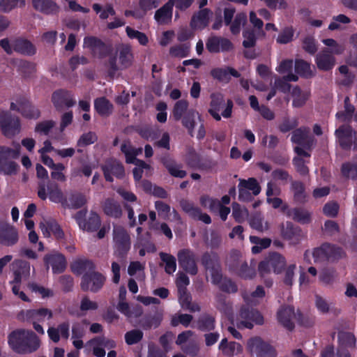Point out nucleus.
Wrapping results in <instances>:
<instances>
[{"label": "nucleus", "instance_id": "nucleus-8", "mask_svg": "<svg viewBox=\"0 0 357 357\" xmlns=\"http://www.w3.org/2000/svg\"><path fill=\"white\" fill-rule=\"evenodd\" d=\"M263 317L261 314L253 309L250 310L248 307H243L236 320H231V324L236 325L238 328H252L254 324H262Z\"/></svg>", "mask_w": 357, "mask_h": 357}, {"label": "nucleus", "instance_id": "nucleus-15", "mask_svg": "<svg viewBox=\"0 0 357 357\" xmlns=\"http://www.w3.org/2000/svg\"><path fill=\"white\" fill-rule=\"evenodd\" d=\"M0 126L3 134L7 137L15 135L20 129L18 118L11 116L6 112L0 113Z\"/></svg>", "mask_w": 357, "mask_h": 357}, {"label": "nucleus", "instance_id": "nucleus-4", "mask_svg": "<svg viewBox=\"0 0 357 357\" xmlns=\"http://www.w3.org/2000/svg\"><path fill=\"white\" fill-rule=\"evenodd\" d=\"M52 317V311L45 307L22 310L18 315L19 319L32 323L36 331L42 335L45 333V331L39 323L50 320Z\"/></svg>", "mask_w": 357, "mask_h": 357}, {"label": "nucleus", "instance_id": "nucleus-32", "mask_svg": "<svg viewBox=\"0 0 357 357\" xmlns=\"http://www.w3.org/2000/svg\"><path fill=\"white\" fill-rule=\"evenodd\" d=\"M85 213L80 211L75 216L80 228L87 231H94L98 228L100 225V219L97 214H91L87 222L82 219Z\"/></svg>", "mask_w": 357, "mask_h": 357}, {"label": "nucleus", "instance_id": "nucleus-58", "mask_svg": "<svg viewBox=\"0 0 357 357\" xmlns=\"http://www.w3.org/2000/svg\"><path fill=\"white\" fill-rule=\"evenodd\" d=\"M22 114L29 119H36L40 116L39 110L29 102H26L18 109Z\"/></svg>", "mask_w": 357, "mask_h": 357}, {"label": "nucleus", "instance_id": "nucleus-31", "mask_svg": "<svg viewBox=\"0 0 357 357\" xmlns=\"http://www.w3.org/2000/svg\"><path fill=\"white\" fill-rule=\"evenodd\" d=\"M282 212L289 218L303 224L307 223L310 220L308 211L301 208L290 209L287 204L282 206Z\"/></svg>", "mask_w": 357, "mask_h": 357}, {"label": "nucleus", "instance_id": "nucleus-42", "mask_svg": "<svg viewBox=\"0 0 357 357\" xmlns=\"http://www.w3.org/2000/svg\"><path fill=\"white\" fill-rule=\"evenodd\" d=\"M13 49L15 52L22 54L32 55L36 52L34 46L29 41L24 39L14 40Z\"/></svg>", "mask_w": 357, "mask_h": 357}, {"label": "nucleus", "instance_id": "nucleus-50", "mask_svg": "<svg viewBox=\"0 0 357 357\" xmlns=\"http://www.w3.org/2000/svg\"><path fill=\"white\" fill-rule=\"evenodd\" d=\"M95 108L100 115H109L112 113L113 106L108 100L100 98L95 100Z\"/></svg>", "mask_w": 357, "mask_h": 357}, {"label": "nucleus", "instance_id": "nucleus-37", "mask_svg": "<svg viewBox=\"0 0 357 357\" xmlns=\"http://www.w3.org/2000/svg\"><path fill=\"white\" fill-rule=\"evenodd\" d=\"M71 269L77 275L90 274L94 269V264L89 260L78 259L72 263Z\"/></svg>", "mask_w": 357, "mask_h": 357}, {"label": "nucleus", "instance_id": "nucleus-34", "mask_svg": "<svg viewBox=\"0 0 357 357\" xmlns=\"http://www.w3.org/2000/svg\"><path fill=\"white\" fill-rule=\"evenodd\" d=\"M174 6V2L172 0H169L162 7L158 9L155 13L154 18L158 23L160 24L169 23L172 17V10Z\"/></svg>", "mask_w": 357, "mask_h": 357}, {"label": "nucleus", "instance_id": "nucleus-43", "mask_svg": "<svg viewBox=\"0 0 357 357\" xmlns=\"http://www.w3.org/2000/svg\"><path fill=\"white\" fill-rule=\"evenodd\" d=\"M35 9L46 14L57 11L56 5L52 0H32Z\"/></svg>", "mask_w": 357, "mask_h": 357}, {"label": "nucleus", "instance_id": "nucleus-25", "mask_svg": "<svg viewBox=\"0 0 357 357\" xmlns=\"http://www.w3.org/2000/svg\"><path fill=\"white\" fill-rule=\"evenodd\" d=\"M315 63L319 70L328 71L334 67L335 59L328 50L324 49L317 54Z\"/></svg>", "mask_w": 357, "mask_h": 357}, {"label": "nucleus", "instance_id": "nucleus-28", "mask_svg": "<svg viewBox=\"0 0 357 357\" xmlns=\"http://www.w3.org/2000/svg\"><path fill=\"white\" fill-rule=\"evenodd\" d=\"M105 178L108 181H112V176L121 177L124 174V168L121 164L116 160L107 162L103 167Z\"/></svg>", "mask_w": 357, "mask_h": 357}, {"label": "nucleus", "instance_id": "nucleus-14", "mask_svg": "<svg viewBox=\"0 0 357 357\" xmlns=\"http://www.w3.org/2000/svg\"><path fill=\"white\" fill-rule=\"evenodd\" d=\"M280 234L283 238L292 245L299 243L305 238L302 230L298 227H294L291 222H286L281 225Z\"/></svg>", "mask_w": 357, "mask_h": 357}, {"label": "nucleus", "instance_id": "nucleus-20", "mask_svg": "<svg viewBox=\"0 0 357 357\" xmlns=\"http://www.w3.org/2000/svg\"><path fill=\"white\" fill-rule=\"evenodd\" d=\"M40 228L45 237H50L52 234L57 239H63L64 233L59 224L52 219H44L40 223Z\"/></svg>", "mask_w": 357, "mask_h": 357}, {"label": "nucleus", "instance_id": "nucleus-35", "mask_svg": "<svg viewBox=\"0 0 357 357\" xmlns=\"http://www.w3.org/2000/svg\"><path fill=\"white\" fill-rule=\"evenodd\" d=\"M292 106L294 107H303L310 96V92L305 89H301L298 86L292 89L291 92Z\"/></svg>", "mask_w": 357, "mask_h": 357}, {"label": "nucleus", "instance_id": "nucleus-56", "mask_svg": "<svg viewBox=\"0 0 357 357\" xmlns=\"http://www.w3.org/2000/svg\"><path fill=\"white\" fill-rule=\"evenodd\" d=\"M298 76L294 74H289L282 79H278L275 81V86L283 92H287L290 89V85L287 82H296Z\"/></svg>", "mask_w": 357, "mask_h": 357}, {"label": "nucleus", "instance_id": "nucleus-59", "mask_svg": "<svg viewBox=\"0 0 357 357\" xmlns=\"http://www.w3.org/2000/svg\"><path fill=\"white\" fill-rule=\"evenodd\" d=\"M142 337L143 333L138 329L131 330L125 334V340L128 345L138 343Z\"/></svg>", "mask_w": 357, "mask_h": 357}, {"label": "nucleus", "instance_id": "nucleus-36", "mask_svg": "<svg viewBox=\"0 0 357 357\" xmlns=\"http://www.w3.org/2000/svg\"><path fill=\"white\" fill-rule=\"evenodd\" d=\"M295 152L297 153L298 156L295 157L293 160L294 165L296 167V171L301 175H306L308 174L309 169L305 165V162L302 158V157L309 158L310 154L303 150L301 147L296 146L294 148Z\"/></svg>", "mask_w": 357, "mask_h": 357}, {"label": "nucleus", "instance_id": "nucleus-38", "mask_svg": "<svg viewBox=\"0 0 357 357\" xmlns=\"http://www.w3.org/2000/svg\"><path fill=\"white\" fill-rule=\"evenodd\" d=\"M48 197L54 203H60L64 207L68 206V201L64 197L57 184H50L47 186Z\"/></svg>", "mask_w": 357, "mask_h": 357}, {"label": "nucleus", "instance_id": "nucleus-40", "mask_svg": "<svg viewBox=\"0 0 357 357\" xmlns=\"http://www.w3.org/2000/svg\"><path fill=\"white\" fill-rule=\"evenodd\" d=\"M280 189L273 188V185L271 182L268 183L266 190L267 202L271 204L273 208H280L282 211V206L285 204H284L282 200L279 197H271L273 195H280Z\"/></svg>", "mask_w": 357, "mask_h": 357}, {"label": "nucleus", "instance_id": "nucleus-10", "mask_svg": "<svg viewBox=\"0 0 357 357\" xmlns=\"http://www.w3.org/2000/svg\"><path fill=\"white\" fill-rule=\"evenodd\" d=\"M286 264L285 258L280 254L273 252L270 254L259 264V272L261 276L268 273L271 270L275 273H280Z\"/></svg>", "mask_w": 357, "mask_h": 357}, {"label": "nucleus", "instance_id": "nucleus-3", "mask_svg": "<svg viewBox=\"0 0 357 357\" xmlns=\"http://www.w3.org/2000/svg\"><path fill=\"white\" fill-rule=\"evenodd\" d=\"M20 149L19 144L14 145L13 148L0 146V172L6 175L17 174L19 166L13 160L19 158Z\"/></svg>", "mask_w": 357, "mask_h": 357}, {"label": "nucleus", "instance_id": "nucleus-49", "mask_svg": "<svg viewBox=\"0 0 357 357\" xmlns=\"http://www.w3.org/2000/svg\"><path fill=\"white\" fill-rule=\"evenodd\" d=\"M160 257L162 262L165 264V271L169 274H173L176 269V258L169 254L160 252Z\"/></svg>", "mask_w": 357, "mask_h": 357}, {"label": "nucleus", "instance_id": "nucleus-55", "mask_svg": "<svg viewBox=\"0 0 357 357\" xmlns=\"http://www.w3.org/2000/svg\"><path fill=\"white\" fill-rule=\"evenodd\" d=\"M188 102L185 100H178L173 109V116L176 120H180L188 112Z\"/></svg>", "mask_w": 357, "mask_h": 357}, {"label": "nucleus", "instance_id": "nucleus-22", "mask_svg": "<svg viewBox=\"0 0 357 357\" xmlns=\"http://www.w3.org/2000/svg\"><path fill=\"white\" fill-rule=\"evenodd\" d=\"M17 240V230L8 223L0 222V243L10 246L16 243Z\"/></svg>", "mask_w": 357, "mask_h": 357}, {"label": "nucleus", "instance_id": "nucleus-45", "mask_svg": "<svg viewBox=\"0 0 357 357\" xmlns=\"http://www.w3.org/2000/svg\"><path fill=\"white\" fill-rule=\"evenodd\" d=\"M178 300L181 307L183 309L189 310L191 312H196L200 310V307L197 303H191V298L186 290L178 291Z\"/></svg>", "mask_w": 357, "mask_h": 357}, {"label": "nucleus", "instance_id": "nucleus-2", "mask_svg": "<svg viewBox=\"0 0 357 357\" xmlns=\"http://www.w3.org/2000/svg\"><path fill=\"white\" fill-rule=\"evenodd\" d=\"M202 261L206 271L211 274L213 283L219 284L223 291L229 293H234L237 291L236 285L231 280L227 278L222 279L220 265L215 255L204 254Z\"/></svg>", "mask_w": 357, "mask_h": 357}, {"label": "nucleus", "instance_id": "nucleus-19", "mask_svg": "<svg viewBox=\"0 0 357 357\" xmlns=\"http://www.w3.org/2000/svg\"><path fill=\"white\" fill-rule=\"evenodd\" d=\"M291 141L299 145L298 147L310 149L314 144V137L310 134L309 128H299L294 131Z\"/></svg>", "mask_w": 357, "mask_h": 357}, {"label": "nucleus", "instance_id": "nucleus-1", "mask_svg": "<svg viewBox=\"0 0 357 357\" xmlns=\"http://www.w3.org/2000/svg\"><path fill=\"white\" fill-rule=\"evenodd\" d=\"M11 348L17 353H31L40 347V340L36 334L29 330H17L11 333L8 337Z\"/></svg>", "mask_w": 357, "mask_h": 357}, {"label": "nucleus", "instance_id": "nucleus-16", "mask_svg": "<svg viewBox=\"0 0 357 357\" xmlns=\"http://www.w3.org/2000/svg\"><path fill=\"white\" fill-rule=\"evenodd\" d=\"M87 345L92 348L93 354L96 357H104L105 356V349H112L116 347L114 340L105 337H97L87 342Z\"/></svg>", "mask_w": 357, "mask_h": 357}, {"label": "nucleus", "instance_id": "nucleus-9", "mask_svg": "<svg viewBox=\"0 0 357 357\" xmlns=\"http://www.w3.org/2000/svg\"><path fill=\"white\" fill-rule=\"evenodd\" d=\"M112 235L115 252L121 256L126 255L131 247L129 233L123 227L114 225Z\"/></svg>", "mask_w": 357, "mask_h": 357}, {"label": "nucleus", "instance_id": "nucleus-12", "mask_svg": "<svg viewBox=\"0 0 357 357\" xmlns=\"http://www.w3.org/2000/svg\"><path fill=\"white\" fill-rule=\"evenodd\" d=\"M340 253V250L336 249L333 245L330 244H324L320 248H317L312 252L306 251L304 254V259L311 264V257H312L314 263L323 261L326 259L335 257L337 254Z\"/></svg>", "mask_w": 357, "mask_h": 357}, {"label": "nucleus", "instance_id": "nucleus-60", "mask_svg": "<svg viewBox=\"0 0 357 357\" xmlns=\"http://www.w3.org/2000/svg\"><path fill=\"white\" fill-rule=\"evenodd\" d=\"M198 113L195 109H190L183 116L182 123L183 126L188 128L190 134L192 135V130L195 127L194 118Z\"/></svg>", "mask_w": 357, "mask_h": 357}, {"label": "nucleus", "instance_id": "nucleus-29", "mask_svg": "<svg viewBox=\"0 0 357 357\" xmlns=\"http://www.w3.org/2000/svg\"><path fill=\"white\" fill-rule=\"evenodd\" d=\"M218 349L221 351L222 355L227 357H232L241 354L243 347L238 342H228L227 338H223L218 345Z\"/></svg>", "mask_w": 357, "mask_h": 357}, {"label": "nucleus", "instance_id": "nucleus-39", "mask_svg": "<svg viewBox=\"0 0 357 357\" xmlns=\"http://www.w3.org/2000/svg\"><path fill=\"white\" fill-rule=\"evenodd\" d=\"M211 101L208 112L216 121H220L221 116L218 112L224 103V98L222 94L213 93L211 96Z\"/></svg>", "mask_w": 357, "mask_h": 357}, {"label": "nucleus", "instance_id": "nucleus-24", "mask_svg": "<svg viewBox=\"0 0 357 357\" xmlns=\"http://www.w3.org/2000/svg\"><path fill=\"white\" fill-rule=\"evenodd\" d=\"M181 206L183 211L192 219L200 220L205 224H210L211 222L210 216L206 213H202L201 210L198 207L195 206L192 203L188 201H183L181 203Z\"/></svg>", "mask_w": 357, "mask_h": 357}, {"label": "nucleus", "instance_id": "nucleus-53", "mask_svg": "<svg viewBox=\"0 0 357 357\" xmlns=\"http://www.w3.org/2000/svg\"><path fill=\"white\" fill-rule=\"evenodd\" d=\"M98 137L96 133L93 132L82 134L77 142V146L78 147L77 152H82V149L80 148L95 143Z\"/></svg>", "mask_w": 357, "mask_h": 357}, {"label": "nucleus", "instance_id": "nucleus-5", "mask_svg": "<svg viewBox=\"0 0 357 357\" xmlns=\"http://www.w3.org/2000/svg\"><path fill=\"white\" fill-rule=\"evenodd\" d=\"M133 61L131 47L122 45L116 51V56L109 59L108 63L109 73L113 76L116 71L129 68Z\"/></svg>", "mask_w": 357, "mask_h": 357}, {"label": "nucleus", "instance_id": "nucleus-30", "mask_svg": "<svg viewBox=\"0 0 357 357\" xmlns=\"http://www.w3.org/2000/svg\"><path fill=\"white\" fill-rule=\"evenodd\" d=\"M45 262L47 266H52L54 273L63 272L66 267V261L64 256L59 253L52 254L45 256Z\"/></svg>", "mask_w": 357, "mask_h": 357}, {"label": "nucleus", "instance_id": "nucleus-18", "mask_svg": "<svg viewBox=\"0 0 357 357\" xmlns=\"http://www.w3.org/2000/svg\"><path fill=\"white\" fill-rule=\"evenodd\" d=\"M105 280V277L99 273L93 271L90 274H85L81 282L82 289L85 291H97L102 287Z\"/></svg>", "mask_w": 357, "mask_h": 357}, {"label": "nucleus", "instance_id": "nucleus-57", "mask_svg": "<svg viewBox=\"0 0 357 357\" xmlns=\"http://www.w3.org/2000/svg\"><path fill=\"white\" fill-rule=\"evenodd\" d=\"M25 5L24 0H1L0 10L8 13L17 6H24Z\"/></svg>", "mask_w": 357, "mask_h": 357}, {"label": "nucleus", "instance_id": "nucleus-41", "mask_svg": "<svg viewBox=\"0 0 357 357\" xmlns=\"http://www.w3.org/2000/svg\"><path fill=\"white\" fill-rule=\"evenodd\" d=\"M244 188L251 190L254 195H257L261 192V188L257 181L254 178H250L248 180H241L238 185L239 196H244Z\"/></svg>", "mask_w": 357, "mask_h": 357}, {"label": "nucleus", "instance_id": "nucleus-51", "mask_svg": "<svg viewBox=\"0 0 357 357\" xmlns=\"http://www.w3.org/2000/svg\"><path fill=\"white\" fill-rule=\"evenodd\" d=\"M92 7L93 10L97 14H99V17L101 20H106L109 15L114 16L116 14L114 7L111 3H107L103 8L98 3H94Z\"/></svg>", "mask_w": 357, "mask_h": 357}, {"label": "nucleus", "instance_id": "nucleus-13", "mask_svg": "<svg viewBox=\"0 0 357 357\" xmlns=\"http://www.w3.org/2000/svg\"><path fill=\"white\" fill-rule=\"evenodd\" d=\"M176 343L181 347L183 351L189 355H196L199 350L197 339L191 331L180 333Z\"/></svg>", "mask_w": 357, "mask_h": 357}, {"label": "nucleus", "instance_id": "nucleus-11", "mask_svg": "<svg viewBox=\"0 0 357 357\" xmlns=\"http://www.w3.org/2000/svg\"><path fill=\"white\" fill-rule=\"evenodd\" d=\"M247 349L257 357H277V352L274 347L259 337L249 339L247 342Z\"/></svg>", "mask_w": 357, "mask_h": 357}, {"label": "nucleus", "instance_id": "nucleus-7", "mask_svg": "<svg viewBox=\"0 0 357 357\" xmlns=\"http://www.w3.org/2000/svg\"><path fill=\"white\" fill-rule=\"evenodd\" d=\"M13 266L18 268L14 271V279L10 284H12V291L15 296L24 301H29L28 297L23 291H20V284L22 280H26L30 275V265L28 262L22 260H16Z\"/></svg>", "mask_w": 357, "mask_h": 357}, {"label": "nucleus", "instance_id": "nucleus-46", "mask_svg": "<svg viewBox=\"0 0 357 357\" xmlns=\"http://www.w3.org/2000/svg\"><path fill=\"white\" fill-rule=\"evenodd\" d=\"M116 308L120 312L128 318L132 317H137L140 316L142 312V309L138 306L131 308L126 301H119Z\"/></svg>", "mask_w": 357, "mask_h": 357}, {"label": "nucleus", "instance_id": "nucleus-6", "mask_svg": "<svg viewBox=\"0 0 357 357\" xmlns=\"http://www.w3.org/2000/svg\"><path fill=\"white\" fill-rule=\"evenodd\" d=\"M121 150L125 154L126 162L135 165L136 167L133 169V176L136 181H139L142 177L143 169H151L149 165L136 158L137 155L142 153V149L134 148L130 143H124L121 145Z\"/></svg>", "mask_w": 357, "mask_h": 357}, {"label": "nucleus", "instance_id": "nucleus-17", "mask_svg": "<svg viewBox=\"0 0 357 357\" xmlns=\"http://www.w3.org/2000/svg\"><path fill=\"white\" fill-rule=\"evenodd\" d=\"M179 265L188 273L195 275L197 267L195 262V254L188 249L180 250L177 254Z\"/></svg>", "mask_w": 357, "mask_h": 357}, {"label": "nucleus", "instance_id": "nucleus-64", "mask_svg": "<svg viewBox=\"0 0 357 357\" xmlns=\"http://www.w3.org/2000/svg\"><path fill=\"white\" fill-rule=\"evenodd\" d=\"M342 173L347 178H357V164L347 162L342 166Z\"/></svg>", "mask_w": 357, "mask_h": 357}, {"label": "nucleus", "instance_id": "nucleus-63", "mask_svg": "<svg viewBox=\"0 0 357 357\" xmlns=\"http://www.w3.org/2000/svg\"><path fill=\"white\" fill-rule=\"evenodd\" d=\"M247 16L245 13H241L236 15L234 21L231 23L230 30L234 34H237L241 31V25L245 24Z\"/></svg>", "mask_w": 357, "mask_h": 357}, {"label": "nucleus", "instance_id": "nucleus-27", "mask_svg": "<svg viewBox=\"0 0 357 357\" xmlns=\"http://www.w3.org/2000/svg\"><path fill=\"white\" fill-rule=\"evenodd\" d=\"M206 48L210 52L228 51L232 48V44L228 39L212 36L206 42Z\"/></svg>", "mask_w": 357, "mask_h": 357}, {"label": "nucleus", "instance_id": "nucleus-62", "mask_svg": "<svg viewBox=\"0 0 357 357\" xmlns=\"http://www.w3.org/2000/svg\"><path fill=\"white\" fill-rule=\"evenodd\" d=\"M294 30L292 27L284 28L278 35L276 41L280 44H287L293 40Z\"/></svg>", "mask_w": 357, "mask_h": 357}, {"label": "nucleus", "instance_id": "nucleus-61", "mask_svg": "<svg viewBox=\"0 0 357 357\" xmlns=\"http://www.w3.org/2000/svg\"><path fill=\"white\" fill-rule=\"evenodd\" d=\"M248 215V211L241 208L237 203H234L232 205V216L235 220L238 222L244 221Z\"/></svg>", "mask_w": 357, "mask_h": 357}, {"label": "nucleus", "instance_id": "nucleus-54", "mask_svg": "<svg viewBox=\"0 0 357 357\" xmlns=\"http://www.w3.org/2000/svg\"><path fill=\"white\" fill-rule=\"evenodd\" d=\"M126 32L130 39H136L142 45H146L149 43V38L146 35L141 31L135 30L130 26H126Z\"/></svg>", "mask_w": 357, "mask_h": 357}, {"label": "nucleus", "instance_id": "nucleus-23", "mask_svg": "<svg viewBox=\"0 0 357 357\" xmlns=\"http://www.w3.org/2000/svg\"><path fill=\"white\" fill-rule=\"evenodd\" d=\"M213 12L208 8L200 9L195 13L191 19L190 26L193 29H203L208 26Z\"/></svg>", "mask_w": 357, "mask_h": 357}, {"label": "nucleus", "instance_id": "nucleus-33", "mask_svg": "<svg viewBox=\"0 0 357 357\" xmlns=\"http://www.w3.org/2000/svg\"><path fill=\"white\" fill-rule=\"evenodd\" d=\"M338 142L342 149H347L351 146L352 129L349 126H342L335 131Z\"/></svg>", "mask_w": 357, "mask_h": 357}, {"label": "nucleus", "instance_id": "nucleus-26", "mask_svg": "<svg viewBox=\"0 0 357 357\" xmlns=\"http://www.w3.org/2000/svg\"><path fill=\"white\" fill-rule=\"evenodd\" d=\"M52 100L58 110L73 106L75 102L71 95L66 91H57L52 94Z\"/></svg>", "mask_w": 357, "mask_h": 357}, {"label": "nucleus", "instance_id": "nucleus-52", "mask_svg": "<svg viewBox=\"0 0 357 357\" xmlns=\"http://www.w3.org/2000/svg\"><path fill=\"white\" fill-rule=\"evenodd\" d=\"M338 342L340 348H350L354 347L356 338L349 332L341 331L338 334Z\"/></svg>", "mask_w": 357, "mask_h": 357}, {"label": "nucleus", "instance_id": "nucleus-21", "mask_svg": "<svg viewBox=\"0 0 357 357\" xmlns=\"http://www.w3.org/2000/svg\"><path fill=\"white\" fill-rule=\"evenodd\" d=\"M300 318V314L294 312L292 307H282L278 312V319L285 328L291 330L294 328V321Z\"/></svg>", "mask_w": 357, "mask_h": 357}, {"label": "nucleus", "instance_id": "nucleus-48", "mask_svg": "<svg viewBox=\"0 0 357 357\" xmlns=\"http://www.w3.org/2000/svg\"><path fill=\"white\" fill-rule=\"evenodd\" d=\"M295 70L298 74L305 77H312L314 75L311 69L310 64L302 59L296 60Z\"/></svg>", "mask_w": 357, "mask_h": 357}, {"label": "nucleus", "instance_id": "nucleus-44", "mask_svg": "<svg viewBox=\"0 0 357 357\" xmlns=\"http://www.w3.org/2000/svg\"><path fill=\"white\" fill-rule=\"evenodd\" d=\"M104 212L111 217L118 218L122 215V211L120 205L112 199L105 200L103 204Z\"/></svg>", "mask_w": 357, "mask_h": 357}, {"label": "nucleus", "instance_id": "nucleus-47", "mask_svg": "<svg viewBox=\"0 0 357 357\" xmlns=\"http://www.w3.org/2000/svg\"><path fill=\"white\" fill-rule=\"evenodd\" d=\"M162 162L173 176L178 178H183L185 176L186 172L181 169V167L171 158L165 157L162 159Z\"/></svg>", "mask_w": 357, "mask_h": 357}]
</instances>
